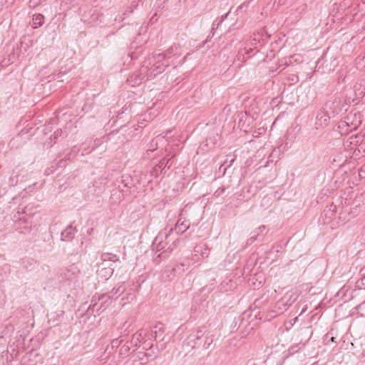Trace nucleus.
Here are the masks:
<instances>
[{
	"instance_id": "nucleus-1",
	"label": "nucleus",
	"mask_w": 365,
	"mask_h": 365,
	"mask_svg": "<svg viewBox=\"0 0 365 365\" xmlns=\"http://www.w3.org/2000/svg\"><path fill=\"white\" fill-rule=\"evenodd\" d=\"M179 237L173 236V230L167 228L161 230L155 237L151 245L152 250L155 253H160L155 257L156 263L169 257L172 251L175 249L179 243Z\"/></svg>"
},
{
	"instance_id": "nucleus-2",
	"label": "nucleus",
	"mask_w": 365,
	"mask_h": 365,
	"mask_svg": "<svg viewBox=\"0 0 365 365\" xmlns=\"http://www.w3.org/2000/svg\"><path fill=\"white\" fill-rule=\"evenodd\" d=\"M168 63L160 64L154 67L149 64V61H145L139 70L133 73L127 80L129 85L135 86L140 85L144 81H149L155 78L157 75L162 73L166 68Z\"/></svg>"
},
{
	"instance_id": "nucleus-3",
	"label": "nucleus",
	"mask_w": 365,
	"mask_h": 365,
	"mask_svg": "<svg viewBox=\"0 0 365 365\" xmlns=\"http://www.w3.org/2000/svg\"><path fill=\"white\" fill-rule=\"evenodd\" d=\"M80 269L74 264L62 268L58 276L60 288L65 292L76 289L80 285Z\"/></svg>"
},
{
	"instance_id": "nucleus-4",
	"label": "nucleus",
	"mask_w": 365,
	"mask_h": 365,
	"mask_svg": "<svg viewBox=\"0 0 365 365\" xmlns=\"http://www.w3.org/2000/svg\"><path fill=\"white\" fill-rule=\"evenodd\" d=\"M215 340V334L206 327H200L187 336V344L192 349H208Z\"/></svg>"
},
{
	"instance_id": "nucleus-5",
	"label": "nucleus",
	"mask_w": 365,
	"mask_h": 365,
	"mask_svg": "<svg viewBox=\"0 0 365 365\" xmlns=\"http://www.w3.org/2000/svg\"><path fill=\"white\" fill-rule=\"evenodd\" d=\"M132 348L133 346L129 343L128 339L125 340L124 336H120L111 340L110 344L107 346L106 351L110 354V350L114 351L118 349V357L124 359L131 354Z\"/></svg>"
},
{
	"instance_id": "nucleus-6",
	"label": "nucleus",
	"mask_w": 365,
	"mask_h": 365,
	"mask_svg": "<svg viewBox=\"0 0 365 365\" xmlns=\"http://www.w3.org/2000/svg\"><path fill=\"white\" fill-rule=\"evenodd\" d=\"M179 48L177 46H170L164 52L154 51L152 56L148 58L149 64L158 66L160 64L168 63L170 66L169 59L178 53Z\"/></svg>"
},
{
	"instance_id": "nucleus-7",
	"label": "nucleus",
	"mask_w": 365,
	"mask_h": 365,
	"mask_svg": "<svg viewBox=\"0 0 365 365\" xmlns=\"http://www.w3.org/2000/svg\"><path fill=\"white\" fill-rule=\"evenodd\" d=\"M325 106L332 117H335L343 110H347L348 103L346 102L343 95L339 94L336 95L333 100L328 101Z\"/></svg>"
},
{
	"instance_id": "nucleus-8",
	"label": "nucleus",
	"mask_w": 365,
	"mask_h": 365,
	"mask_svg": "<svg viewBox=\"0 0 365 365\" xmlns=\"http://www.w3.org/2000/svg\"><path fill=\"white\" fill-rule=\"evenodd\" d=\"M296 299L297 297L293 294L286 293L275 303L274 312L277 315L284 313L290 307Z\"/></svg>"
},
{
	"instance_id": "nucleus-9",
	"label": "nucleus",
	"mask_w": 365,
	"mask_h": 365,
	"mask_svg": "<svg viewBox=\"0 0 365 365\" xmlns=\"http://www.w3.org/2000/svg\"><path fill=\"white\" fill-rule=\"evenodd\" d=\"M169 165V160H164L163 158L160 160H153L152 163V167L148 170L150 178H156L160 174L165 173L166 170L170 168Z\"/></svg>"
},
{
	"instance_id": "nucleus-10",
	"label": "nucleus",
	"mask_w": 365,
	"mask_h": 365,
	"mask_svg": "<svg viewBox=\"0 0 365 365\" xmlns=\"http://www.w3.org/2000/svg\"><path fill=\"white\" fill-rule=\"evenodd\" d=\"M106 136L99 138H91L89 140H86L84 143L81 144L82 147V153L81 155H88L95 150L98 147L103 144Z\"/></svg>"
},
{
	"instance_id": "nucleus-11",
	"label": "nucleus",
	"mask_w": 365,
	"mask_h": 365,
	"mask_svg": "<svg viewBox=\"0 0 365 365\" xmlns=\"http://www.w3.org/2000/svg\"><path fill=\"white\" fill-rule=\"evenodd\" d=\"M210 250L206 243L200 242L194 247L191 260L193 263H195L200 259L206 258L210 255Z\"/></svg>"
},
{
	"instance_id": "nucleus-12",
	"label": "nucleus",
	"mask_w": 365,
	"mask_h": 365,
	"mask_svg": "<svg viewBox=\"0 0 365 365\" xmlns=\"http://www.w3.org/2000/svg\"><path fill=\"white\" fill-rule=\"evenodd\" d=\"M107 183V177H99L92 182V186H89L88 192H91L93 195H99L100 194L103 193L106 190V186Z\"/></svg>"
},
{
	"instance_id": "nucleus-13",
	"label": "nucleus",
	"mask_w": 365,
	"mask_h": 365,
	"mask_svg": "<svg viewBox=\"0 0 365 365\" xmlns=\"http://www.w3.org/2000/svg\"><path fill=\"white\" fill-rule=\"evenodd\" d=\"M178 144L177 143V140L174 138L169 142L165 147V152L166 153V155L163 159L169 160V165L170 166L173 164L174 158L178 153Z\"/></svg>"
},
{
	"instance_id": "nucleus-14",
	"label": "nucleus",
	"mask_w": 365,
	"mask_h": 365,
	"mask_svg": "<svg viewBox=\"0 0 365 365\" xmlns=\"http://www.w3.org/2000/svg\"><path fill=\"white\" fill-rule=\"evenodd\" d=\"M132 180L131 175L125 174L117 178L115 184L122 193H127L132 188Z\"/></svg>"
},
{
	"instance_id": "nucleus-15",
	"label": "nucleus",
	"mask_w": 365,
	"mask_h": 365,
	"mask_svg": "<svg viewBox=\"0 0 365 365\" xmlns=\"http://www.w3.org/2000/svg\"><path fill=\"white\" fill-rule=\"evenodd\" d=\"M302 56L299 54H293L288 57L283 58L279 61L277 69L280 71L285 69L287 66H294L302 62Z\"/></svg>"
},
{
	"instance_id": "nucleus-16",
	"label": "nucleus",
	"mask_w": 365,
	"mask_h": 365,
	"mask_svg": "<svg viewBox=\"0 0 365 365\" xmlns=\"http://www.w3.org/2000/svg\"><path fill=\"white\" fill-rule=\"evenodd\" d=\"M182 214H180V218L175 223V227L169 229L173 230V236H175L176 237H178L179 235L183 234L190 226V221L182 219Z\"/></svg>"
},
{
	"instance_id": "nucleus-17",
	"label": "nucleus",
	"mask_w": 365,
	"mask_h": 365,
	"mask_svg": "<svg viewBox=\"0 0 365 365\" xmlns=\"http://www.w3.org/2000/svg\"><path fill=\"white\" fill-rule=\"evenodd\" d=\"M249 317L250 314L246 312L239 315L238 317H235L230 325L232 331H237L239 329H242L244 325L247 327L248 326Z\"/></svg>"
},
{
	"instance_id": "nucleus-18",
	"label": "nucleus",
	"mask_w": 365,
	"mask_h": 365,
	"mask_svg": "<svg viewBox=\"0 0 365 365\" xmlns=\"http://www.w3.org/2000/svg\"><path fill=\"white\" fill-rule=\"evenodd\" d=\"M345 124H349L351 130H356L362 122V115L359 112L351 111L345 117Z\"/></svg>"
},
{
	"instance_id": "nucleus-19",
	"label": "nucleus",
	"mask_w": 365,
	"mask_h": 365,
	"mask_svg": "<svg viewBox=\"0 0 365 365\" xmlns=\"http://www.w3.org/2000/svg\"><path fill=\"white\" fill-rule=\"evenodd\" d=\"M250 45L253 46V48H245V51L242 55L243 56V59L246 60L250 58L252 56H255L256 53L260 51V49L263 48L266 43L262 41L259 42L253 41V38L251 40Z\"/></svg>"
},
{
	"instance_id": "nucleus-20",
	"label": "nucleus",
	"mask_w": 365,
	"mask_h": 365,
	"mask_svg": "<svg viewBox=\"0 0 365 365\" xmlns=\"http://www.w3.org/2000/svg\"><path fill=\"white\" fill-rule=\"evenodd\" d=\"M331 117L332 115L327 110H320L316 116L315 125L317 129L327 126Z\"/></svg>"
},
{
	"instance_id": "nucleus-21",
	"label": "nucleus",
	"mask_w": 365,
	"mask_h": 365,
	"mask_svg": "<svg viewBox=\"0 0 365 365\" xmlns=\"http://www.w3.org/2000/svg\"><path fill=\"white\" fill-rule=\"evenodd\" d=\"M164 143V137L162 135H157L148 145V148L145 153L144 154V158H147V155H148L150 153H153L154 150L158 148L159 146L163 145Z\"/></svg>"
},
{
	"instance_id": "nucleus-22",
	"label": "nucleus",
	"mask_w": 365,
	"mask_h": 365,
	"mask_svg": "<svg viewBox=\"0 0 365 365\" xmlns=\"http://www.w3.org/2000/svg\"><path fill=\"white\" fill-rule=\"evenodd\" d=\"M77 229L72 224L68 225L61 233V240L63 242H71L77 232Z\"/></svg>"
},
{
	"instance_id": "nucleus-23",
	"label": "nucleus",
	"mask_w": 365,
	"mask_h": 365,
	"mask_svg": "<svg viewBox=\"0 0 365 365\" xmlns=\"http://www.w3.org/2000/svg\"><path fill=\"white\" fill-rule=\"evenodd\" d=\"M190 265V259H185L182 262L178 263L173 269L172 272L174 275L182 276L185 269L187 270Z\"/></svg>"
},
{
	"instance_id": "nucleus-24",
	"label": "nucleus",
	"mask_w": 365,
	"mask_h": 365,
	"mask_svg": "<svg viewBox=\"0 0 365 365\" xmlns=\"http://www.w3.org/2000/svg\"><path fill=\"white\" fill-rule=\"evenodd\" d=\"M38 266V262L32 257H26L21 260V267L26 271H33Z\"/></svg>"
},
{
	"instance_id": "nucleus-25",
	"label": "nucleus",
	"mask_w": 365,
	"mask_h": 365,
	"mask_svg": "<svg viewBox=\"0 0 365 365\" xmlns=\"http://www.w3.org/2000/svg\"><path fill=\"white\" fill-rule=\"evenodd\" d=\"M12 220L16 223H19V225L26 224L28 217L24 208L19 207L16 212L13 215Z\"/></svg>"
},
{
	"instance_id": "nucleus-26",
	"label": "nucleus",
	"mask_w": 365,
	"mask_h": 365,
	"mask_svg": "<svg viewBox=\"0 0 365 365\" xmlns=\"http://www.w3.org/2000/svg\"><path fill=\"white\" fill-rule=\"evenodd\" d=\"M145 335L146 333L144 330H139L133 334L132 338L128 341L133 347H139L140 343L143 341Z\"/></svg>"
},
{
	"instance_id": "nucleus-27",
	"label": "nucleus",
	"mask_w": 365,
	"mask_h": 365,
	"mask_svg": "<svg viewBox=\"0 0 365 365\" xmlns=\"http://www.w3.org/2000/svg\"><path fill=\"white\" fill-rule=\"evenodd\" d=\"M271 38V34H268V32L263 28L259 29L257 32L253 34V41L259 42L262 41L266 44L268 41Z\"/></svg>"
},
{
	"instance_id": "nucleus-28",
	"label": "nucleus",
	"mask_w": 365,
	"mask_h": 365,
	"mask_svg": "<svg viewBox=\"0 0 365 365\" xmlns=\"http://www.w3.org/2000/svg\"><path fill=\"white\" fill-rule=\"evenodd\" d=\"M279 247L282 248L280 245H277V247H273L270 250L264 253V261H269L270 264L273 263L278 258V254L279 252Z\"/></svg>"
},
{
	"instance_id": "nucleus-29",
	"label": "nucleus",
	"mask_w": 365,
	"mask_h": 365,
	"mask_svg": "<svg viewBox=\"0 0 365 365\" xmlns=\"http://www.w3.org/2000/svg\"><path fill=\"white\" fill-rule=\"evenodd\" d=\"M98 300L101 301V304L97 309V312H98L100 309H102V311L105 310L106 307L112 302L113 299H112L109 294H105L99 296Z\"/></svg>"
},
{
	"instance_id": "nucleus-30",
	"label": "nucleus",
	"mask_w": 365,
	"mask_h": 365,
	"mask_svg": "<svg viewBox=\"0 0 365 365\" xmlns=\"http://www.w3.org/2000/svg\"><path fill=\"white\" fill-rule=\"evenodd\" d=\"M359 203H357L356 202H353L351 204L350 203L349 200L347 199H345L344 202H342V207L345 212H350L352 215H356L357 212V207L359 206Z\"/></svg>"
},
{
	"instance_id": "nucleus-31",
	"label": "nucleus",
	"mask_w": 365,
	"mask_h": 365,
	"mask_svg": "<svg viewBox=\"0 0 365 365\" xmlns=\"http://www.w3.org/2000/svg\"><path fill=\"white\" fill-rule=\"evenodd\" d=\"M64 314V312L59 310L55 312H52L49 314L48 322L53 326L58 325L59 322L61 320Z\"/></svg>"
},
{
	"instance_id": "nucleus-32",
	"label": "nucleus",
	"mask_w": 365,
	"mask_h": 365,
	"mask_svg": "<svg viewBox=\"0 0 365 365\" xmlns=\"http://www.w3.org/2000/svg\"><path fill=\"white\" fill-rule=\"evenodd\" d=\"M44 16L41 14H34L31 23L32 28L36 29L43 26L44 24Z\"/></svg>"
},
{
	"instance_id": "nucleus-33",
	"label": "nucleus",
	"mask_w": 365,
	"mask_h": 365,
	"mask_svg": "<svg viewBox=\"0 0 365 365\" xmlns=\"http://www.w3.org/2000/svg\"><path fill=\"white\" fill-rule=\"evenodd\" d=\"M255 235H257V240L259 242H264V237L268 232V229L265 225H260L255 230Z\"/></svg>"
},
{
	"instance_id": "nucleus-34",
	"label": "nucleus",
	"mask_w": 365,
	"mask_h": 365,
	"mask_svg": "<svg viewBox=\"0 0 365 365\" xmlns=\"http://www.w3.org/2000/svg\"><path fill=\"white\" fill-rule=\"evenodd\" d=\"M149 347L145 351L147 357L149 361H153L156 359L159 354V349L157 346H154L153 344H149Z\"/></svg>"
},
{
	"instance_id": "nucleus-35",
	"label": "nucleus",
	"mask_w": 365,
	"mask_h": 365,
	"mask_svg": "<svg viewBox=\"0 0 365 365\" xmlns=\"http://www.w3.org/2000/svg\"><path fill=\"white\" fill-rule=\"evenodd\" d=\"M235 287V283L232 280V279L226 278L220 283V289L221 292H225L232 289Z\"/></svg>"
},
{
	"instance_id": "nucleus-36",
	"label": "nucleus",
	"mask_w": 365,
	"mask_h": 365,
	"mask_svg": "<svg viewBox=\"0 0 365 365\" xmlns=\"http://www.w3.org/2000/svg\"><path fill=\"white\" fill-rule=\"evenodd\" d=\"M235 160V156L231 155H227L224 163L222 164L219 168L220 171L222 172V174L225 175L227 169L232 165Z\"/></svg>"
},
{
	"instance_id": "nucleus-37",
	"label": "nucleus",
	"mask_w": 365,
	"mask_h": 365,
	"mask_svg": "<svg viewBox=\"0 0 365 365\" xmlns=\"http://www.w3.org/2000/svg\"><path fill=\"white\" fill-rule=\"evenodd\" d=\"M164 333L163 324L160 322L156 324L151 330V336L155 340L161 336Z\"/></svg>"
},
{
	"instance_id": "nucleus-38",
	"label": "nucleus",
	"mask_w": 365,
	"mask_h": 365,
	"mask_svg": "<svg viewBox=\"0 0 365 365\" xmlns=\"http://www.w3.org/2000/svg\"><path fill=\"white\" fill-rule=\"evenodd\" d=\"M125 291L124 284H119L117 287H114L108 294L110 295L112 299H115L120 297Z\"/></svg>"
},
{
	"instance_id": "nucleus-39",
	"label": "nucleus",
	"mask_w": 365,
	"mask_h": 365,
	"mask_svg": "<svg viewBox=\"0 0 365 365\" xmlns=\"http://www.w3.org/2000/svg\"><path fill=\"white\" fill-rule=\"evenodd\" d=\"M322 342L324 345L329 346L331 343L336 342L334 336V330L331 329L329 330L322 339Z\"/></svg>"
},
{
	"instance_id": "nucleus-40",
	"label": "nucleus",
	"mask_w": 365,
	"mask_h": 365,
	"mask_svg": "<svg viewBox=\"0 0 365 365\" xmlns=\"http://www.w3.org/2000/svg\"><path fill=\"white\" fill-rule=\"evenodd\" d=\"M114 269L111 267H102L98 271V274L105 279H109L113 274Z\"/></svg>"
},
{
	"instance_id": "nucleus-41",
	"label": "nucleus",
	"mask_w": 365,
	"mask_h": 365,
	"mask_svg": "<svg viewBox=\"0 0 365 365\" xmlns=\"http://www.w3.org/2000/svg\"><path fill=\"white\" fill-rule=\"evenodd\" d=\"M345 124V119L343 120H341L338 123V129L339 132L341 133V135H346L349 133L351 132L353 130H351V127L349 124Z\"/></svg>"
},
{
	"instance_id": "nucleus-42",
	"label": "nucleus",
	"mask_w": 365,
	"mask_h": 365,
	"mask_svg": "<svg viewBox=\"0 0 365 365\" xmlns=\"http://www.w3.org/2000/svg\"><path fill=\"white\" fill-rule=\"evenodd\" d=\"M280 155H281V150L279 148H276L273 149L272 152L270 153V155L268 158V160H267L265 166H267V164L269 163L277 162V160L279 158Z\"/></svg>"
},
{
	"instance_id": "nucleus-43",
	"label": "nucleus",
	"mask_w": 365,
	"mask_h": 365,
	"mask_svg": "<svg viewBox=\"0 0 365 365\" xmlns=\"http://www.w3.org/2000/svg\"><path fill=\"white\" fill-rule=\"evenodd\" d=\"M138 178L140 179V185L145 186L146 182L152 181L153 178H150L148 170L145 172H138Z\"/></svg>"
},
{
	"instance_id": "nucleus-44",
	"label": "nucleus",
	"mask_w": 365,
	"mask_h": 365,
	"mask_svg": "<svg viewBox=\"0 0 365 365\" xmlns=\"http://www.w3.org/2000/svg\"><path fill=\"white\" fill-rule=\"evenodd\" d=\"M101 259L105 262H115L117 261H119V257L113 253L110 252H104L101 255Z\"/></svg>"
},
{
	"instance_id": "nucleus-45",
	"label": "nucleus",
	"mask_w": 365,
	"mask_h": 365,
	"mask_svg": "<svg viewBox=\"0 0 365 365\" xmlns=\"http://www.w3.org/2000/svg\"><path fill=\"white\" fill-rule=\"evenodd\" d=\"M305 345L306 343L303 342H299L292 345L287 350L288 354L287 356L297 353L299 350L302 349L305 346Z\"/></svg>"
},
{
	"instance_id": "nucleus-46",
	"label": "nucleus",
	"mask_w": 365,
	"mask_h": 365,
	"mask_svg": "<svg viewBox=\"0 0 365 365\" xmlns=\"http://www.w3.org/2000/svg\"><path fill=\"white\" fill-rule=\"evenodd\" d=\"M354 91L357 99L362 98L365 94V88L361 83H356L354 86Z\"/></svg>"
},
{
	"instance_id": "nucleus-47",
	"label": "nucleus",
	"mask_w": 365,
	"mask_h": 365,
	"mask_svg": "<svg viewBox=\"0 0 365 365\" xmlns=\"http://www.w3.org/2000/svg\"><path fill=\"white\" fill-rule=\"evenodd\" d=\"M140 1V0H133L131 3V5L130 6H128L123 12V15L125 16V17L130 16L133 12V9L138 7V3Z\"/></svg>"
},
{
	"instance_id": "nucleus-48",
	"label": "nucleus",
	"mask_w": 365,
	"mask_h": 365,
	"mask_svg": "<svg viewBox=\"0 0 365 365\" xmlns=\"http://www.w3.org/2000/svg\"><path fill=\"white\" fill-rule=\"evenodd\" d=\"M253 329V327L251 326L250 322L248 321V326L246 327L244 326V327L242 329H238V332L239 334H240L241 337H246L247 336H248L250 332L252 331Z\"/></svg>"
},
{
	"instance_id": "nucleus-49",
	"label": "nucleus",
	"mask_w": 365,
	"mask_h": 365,
	"mask_svg": "<svg viewBox=\"0 0 365 365\" xmlns=\"http://www.w3.org/2000/svg\"><path fill=\"white\" fill-rule=\"evenodd\" d=\"M336 206L331 203L324 210V215L327 217L331 218L336 212Z\"/></svg>"
},
{
	"instance_id": "nucleus-50",
	"label": "nucleus",
	"mask_w": 365,
	"mask_h": 365,
	"mask_svg": "<svg viewBox=\"0 0 365 365\" xmlns=\"http://www.w3.org/2000/svg\"><path fill=\"white\" fill-rule=\"evenodd\" d=\"M69 69L63 68V67L60 69V71L56 73H53L48 76L51 80H56L57 78H61L63 76L66 75L69 72Z\"/></svg>"
},
{
	"instance_id": "nucleus-51",
	"label": "nucleus",
	"mask_w": 365,
	"mask_h": 365,
	"mask_svg": "<svg viewBox=\"0 0 365 365\" xmlns=\"http://www.w3.org/2000/svg\"><path fill=\"white\" fill-rule=\"evenodd\" d=\"M246 192L247 193H250V187H244L242 190V192L240 194H239V195L237 197V199L240 200H249L251 197V195H247Z\"/></svg>"
},
{
	"instance_id": "nucleus-52",
	"label": "nucleus",
	"mask_w": 365,
	"mask_h": 365,
	"mask_svg": "<svg viewBox=\"0 0 365 365\" xmlns=\"http://www.w3.org/2000/svg\"><path fill=\"white\" fill-rule=\"evenodd\" d=\"M174 128L168 129L165 133L161 134L164 137V143L168 142V143L173 140L171 138L174 136Z\"/></svg>"
},
{
	"instance_id": "nucleus-53",
	"label": "nucleus",
	"mask_w": 365,
	"mask_h": 365,
	"mask_svg": "<svg viewBox=\"0 0 365 365\" xmlns=\"http://www.w3.org/2000/svg\"><path fill=\"white\" fill-rule=\"evenodd\" d=\"M132 187H136V189L138 188V186H140V179L138 178V172L134 171L133 175H131Z\"/></svg>"
},
{
	"instance_id": "nucleus-54",
	"label": "nucleus",
	"mask_w": 365,
	"mask_h": 365,
	"mask_svg": "<svg viewBox=\"0 0 365 365\" xmlns=\"http://www.w3.org/2000/svg\"><path fill=\"white\" fill-rule=\"evenodd\" d=\"M9 272L10 267L9 265H4L0 267V283L4 280V277L7 276Z\"/></svg>"
},
{
	"instance_id": "nucleus-55",
	"label": "nucleus",
	"mask_w": 365,
	"mask_h": 365,
	"mask_svg": "<svg viewBox=\"0 0 365 365\" xmlns=\"http://www.w3.org/2000/svg\"><path fill=\"white\" fill-rule=\"evenodd\" d=\"M222 23H220V18H217L216 19L214 22L212 23V29H211V31L210 33V34L208 35V38H212L215 35V31L216 29H218L219 26Z\"/></svg>"
},
{
	"instance_id": "nucleus-56",
	"label": "nucleus",
	"mask_w": 365,
	"mask_h": 365,
	"mask_svg": "<svg viewBox=\"0 0 365 365\" xmlns=\"http://www.w3.org/2000/svg\"><path fill=\"white\" fill-rule=\"evenodd\" d=\"M136 358L140 361V363L142 364H146L147 362H148V357H147V354L146 352L145 351H139L136 354Z\"/></svg>"
},
{
	"instance_id": "nucleus-57",
	"label": "nucleus",
	"mask_w": 365,
	"mask_h": 365,
	"mask_svg": "<svg viewBox=\"0 0 365 365\" xmlns=\"http://www.w3.org/2000/svg\"><path fill=\"white\" fill-rule=\"evenodd\" d=\"M257 241V235H255L254 230L251 232V236L247 240L245 247H249L255 242Z\"/></svg>"
},
{
	"instance_id": "nucleus-58",
	"label": "nucleus",
	"mask_w": 365,
	"mask_h": 365,
	"mask_svg": "<svg viewBox=\"0 0 365 365\" xmlns=\"http://www.w3.org/2000/svg\"><path fill=\"white\" fill-rule=\"evenodd\" d=\"M81 150L82 151L81 145L80 146L75 145L71 148L70 153L67 156L71 158V156L76 155Z\"/></svg>"
},
{
	"instance_id": "nucleus-59",
	"label": "nucleus",
	"mask_w": 365,
	"mask_h": 365,
	"mask_svg": "<svg viewBox=\"0 0 365 365\" xmlns=\"http://www.w3.org/2000/svg\"><path fill=\"white\" fill-rule=\"evenodd\" d=\"M362 138L363 137L361 135H354V138H353V136H351L350 138V139H351L350 143L352 145H356L359 142L362 141Z\"/></svg>"
},
{
	"instance_id": "nucleus-60",
	"label": "nucleus",
	"mask_w": 365,
	"mask_h": 365,
	"mask_svg": "<svg viewBox=\"0 0 365 365\" xmlns=\"http://www.w3.org/2000/svg\"><path fill=\"white\" fill-rule=\"evenodd\" d=\"M252 0H250V1H245L244 3H242L240 6H239L236 10V12L238 13V12H242L243 11V9L247 8L250 4V2L252 1Z\"/></svg>"
},
{
	"instance_id": "nucleus-61",
	"label": "nucleus",
	"mask_w": 365,
	"mask_h": 365,
	"mask_svg": "<svg viewBox=\"0 0 365 365\" xmlns=\"http://www.w3.org/2000/svg\"><path fill=\"white\" fill-rule=\"evenodd\" d=\"M225 190H226V187L225 186H221V187H218V189L215 191L214 196H215L217 197L221 196L222 195H223L225 193Z\"/></svg>"
},
{
	"instance_id": "nucleus-62",
	"label": "nucleus",
	"mask_w": 365,
	"mask_h": 365,
	"mask_svg": "<svg viewBox=\"0 0 365 365\" xmlns=\"http://www.w3.org/2000/svg\"><path fill=\"white\" fill-rule=\"evenodd\" d=\"M62 135V130L61 129H57L55 130L53 134L51 135V139H53L54 143H56V140Z\"/></svg>"
},
{
	"instance_id": "nucleus-63",
	"label": "nucleus",
	"mask_w": 365,
	"mask_h": 365,
	"mask_svg": "<svg viewBox=\"0 0 365 365\" xmlns=\"http://www.w3.org/2000/svg\"><path fill=\"white\" fill-rule=\"evenodd\" d=\"M356 287L359 289H365V276H364L359 280L357 281Z\"/></svg>"
},
{
	"instance_id": "nucleus-64",
	"label": "nucleus",
	"mask_w": 365,
	"mask_h": 365,
	"mask_svg": "<svg viewBox=\"0 0 365 365\" xmlns=\"http://www.w3.org/2000/svg\"><path fill=\"white\" fill-rule=\"evenodd\" d=\"M359 177L360 179L365 178V164L359 170Z\"/></svg>"
}]
</instances>
